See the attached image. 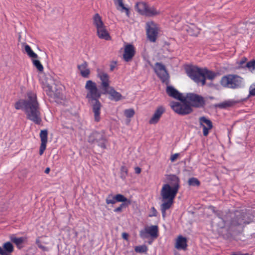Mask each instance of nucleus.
<instances>
[{
	"instance_id": "obj_4",
	"label": "nucleus",
	"mask_w": 255,
	"mask_h": 255,
	"mask_svg": "<svg viewBox=\"0 0 255 255\" xmlns=\"http://www.w3.org/2000/svg\"><path fill=\"white\" fill-rule=\"evenodd\" d=\"M46 94L52 102L58 103L63 99V94L60 87L55 83L52 78L48 79L44 85Z\"/></svg>"
},
{
	"instance_id": "obj_19",
	"label": "nucleus",
	"mask_w": 255,
	"mask_h": 255,
	"mask_svg": "<svg viewBox=\"0 0 255 255\" xmlns=\"http://www.w3.org/2000/svg\"><path fill=\"white\" fill-rule=\"evenodd\" d=\"M165 109L163 106H159L157 107L152 117L149 120V123L150 124H157L159 122L162 115L165 112Z\"/></svg>"
},
{
	"instance_id": "obj_51",
	"label": "nucleus",
	"mask_w": 255,
	"mask_h": 255,
	"mask_svg": "<svg viewBox=\"0 0 255 255\" xmlns=\"http://www.w3.org/2000/svg\"><path fill=\"white\" fill-rule=\"evenodd\" d=\"M122 237L124 239L128 240V234L127 233H123L122 234Z\"/></svg>"
},
{
	"instance_id": "obj_6",
	"label": "nucleus",
	"mask_w": 255,
	"mask_h": 255,
	"mask_svg": "<svg viewBox=\"0 0 255 255\" xmlns=\"http://www.w3.org/2000/svg\"><path fill=\"white\" fill-rule=\"evenodd\" d=\"M178 190L176 187H171L169 184H164L160 192L162 201L164 202L163 203L173 205L174 199Z\"/></svg>"
},
{
	"instance_id": "obj_2",
	"label": "nucleus",
	"mask_w": 255,
	"mask_h": 255,
	"mask_svg": "<svg viewBox=\"0 0 255 255\" xmlns=\"http://www.w3.org/2000/svg\"><path fill=\"white\" fill-rule=\"evenodd\" d=\"M85 88L87 91L86 98L92 107L94 120L96 122H99L101 120L100 110L102 104L99 99L101 98L102 95L109 94L110 95L109 99L116 102L119 101L124 98L121 94L116 91L113 87H111L104 92H102L98 89L96 83L92 80L87 81Z\"/></svg>"
},
{
	"instance_id": "obj_32",
	"label": "nucleus",
	"mask_w": 255,
	"mask_h": 255,
	"mask_svg": "<svg viewBox=\"0 0 255 255\" xmlns=\"http://www.w3.org/2000/svg\"><path fill=\"white\" fill-rule=\"evenodd\" d=\"M202 73L203 74V75H202V76L204 77V76L206 78L210 80H213V79L215 78V77L216 76L215 73L211 71L208 70L206 68L203 69Z\"/></svg>"
},
{
	"instance_id": "obj_18",
	"label": "nucleus",
	"mask_w": 255,
	"mask_h": 255,
	"mask_svg": "<svg viewBox=\"0 0 255 255\" xmlns=\"http://www.w3.org/2000/svg\"><path fill=\"white\" fill-rule=\"evenodd\" d=\"M166 93L168 96L179 101L185 100L184 97L182 94L177 91L175 88L171 86H168L166 88Z\"/></svg>"
},
{
	"instance_id": "obj_28",
	"label": "nucleus",
	"mask_w": 255,
	"mask_h": 255,
	"mask_svg": "<svg viewBox=\"0 0 255 255\" xmlns=\"http://www.w3.org/2000/svg\"><path fill=\"white\" fill-rule=\"evenodd\" d=\"M3 254L6 253H12L14 251V247L10 242H7L2 246Z\"/></svg>"
},
{
	"instance_id": "obj_21",
	"label": "nucleus",
	"mask_w": 255,
	"mask_h": 255,
	"mask_svg": "<svg viewBox=\"0 0 255 255\" xmlns=\"http://www.w3.org/2000/svg\"><path fill=\"white\" fill-rule=\"evenodd\" d=\"M167 179L169 182V185L173 187H176L179 190L180 188V179L175 175L171 174L168 175Z\"/></svg>"
},
{
	"instance_id": "obj_20",
	"label": "nucleus",
	"mask_w": 255,
	"mask_h": 255,
	"mask_svg": "<svg viewBox=\"0 0 255 255\" xmlns=\"http://www.w3.org/2000/svg\"><path fill=\"white\" fill-rule=\"evenodd\" d=\"M97 32L98 37L101 39L106 40L111 39V36L107 30L105 25L97 28Z\"/></svg>"
},
{
	"instance_id": "obj_1",
	"label": "nucleus",
	"mask_w": 255,
	"mask_h": 255,
	"mask_svg": "<svg viewBox=\"0 0 255 255\" xmlns=\"http://www.w3.org/2000/svg\"><path fill=\"white\" fill-rule=\"evenodd\" d=\"M216 215L218 227L221 229L227 227L229 233L235 235L242 233L245 227L253 222L251 215L243 210L219 211L216 213Z\"/></svg>"
},
{
	"instance_id": "obj_16",
	"label": "nucleus",
	"mask_w": 255,
	"mask_h": 255,
	"mask_svg": "<svg viewBox=\"0 0 255 255\" xmlns=\"http://www.w3.org/2000/svg\"><path fill=\"white\" fill-rule=\"evenodd\" d=\"M199 121L200 127L203 128V135L207 136L209 134V130L213 128L212 122L204 116L200 117Z\"/></svg>"
},
{
	"instance_id": "obj_46",
	"label": "nucleus",
	"mask_w": 255,
	"mask_h": 255,
	"mask_svg": "<svg viewBox=\"0 0 255 255\" xmlns=\"http://www.w3.org/2000/svg\"><path fill=\"white\" fill-rule=\"evenodd\" d=\"M206 78L204 76H201V78H199V81H195L197 83H201L202 86H204L206 84Z\"/></svg>"
},
{
	"instance_id": "obj_5",
	"label": "nucleus",
	"mask_w": 255,
	"mask_h": 255,
	"mask_svg": "<svg viewBox=\"0 0 255 255\" xmlns=\"http://www.w3.org/2000/svg\"><path fill=\"white\" fill-rule=\"evenodd\" d=\"M88 142L92 145L97 144L102 149L107 148L108 139L103 130L94 131L88 137Z\"/></svg>"
},
{
	"instance_id": "obj_44",
	"label": "nucleus",
	"mask_w": 255,
	"mask_h": 255,
	"mask_svg": "<svg viewBox=\"0 0 255 255\" xmlns=\"http://www.w3.org/2000/svg\"><path fill=\"white\" fill-rule=\"evenodd\" d=\"M170 43L165 41L162 46V49L167 50L168 52H170L171 51H172V50L170 49Z\"/></svg>"
},
{
	"instance_id": "obj_56",
	"label": "nucleus",
	"mask_w": 255,
	"mask_h": 255,
	"mask_svg": "<svg viewBox=\"0 0 255 255\" xmlns=\"http://www.w3.org/2000/svg\"><path fill=\"white\" fill-rule=\"evenodd\" d=\"M50 171V169L49 167H47L45 170V173H46V174H48L49 173Z\"/></svg>"
},
{
	"instance_id": "obj_47",
	"label": "nucleus",
	"mask_w": 255,
	"mask_h": 255,
	"mask_svg": "<svg viewBox=\"0 0 255 255\" xmlns=\"http://www.w3.org/2000/svg\"><path fill=\"white\" fill-rule=\"evenodd\" d=\"M247 61V58L244 57V58H243L240 62L239 63V65L240 66V67H242L243 68H247L246 67V64L247 63H246V61Z\"/></svg>"
},
{
	"instance_id": "obj_48",
	"label": "nucleus",
	"mask_w": 255,
	"mask_h": 255,
	"mask_svg": "<svg viewBox=\"0 0 255 255\" xmlns=\"http://www.w3.org/2000/svg\"><path fill=\"white\" fill-rule=\"evenodd\" d=\"M251 88L252 87H251L250 88V92L248 98H249L250 96H255V88L253 89H251Z\"/></svg>"
},
{
	"instance_id": "obj_38",
	"label": "nucleus",
	"mask_w": 255,
	"mask_h": 255,
	"mask_svg": "<svg viewBox=\"0 0 255 255\" xmlns=\"http://www.w3.org/2000/svg\"><path fill=\"white\" fill-rule=\"evenodd\" d=\"M117 201L115 200V196H113L112 194L109 195L106 199L107 204H114Z\"/></svg>"
},
{
	"instance_id": "obj_26",
	"label": "nucleus",
	"mask_w": 255,
	"mask_h": 255,
	"mask_svg": "<svg viewBox=\"0 0 255 255\" xmlns=\"http://www.w3.org/2000/svg\"><path fill=\"white\" fill-rule=\"evenodd\" d=\"M200 29L198 28L194 24H191L188 27L187 31L188 34L191 36H197L200 33Z\"/></svg>"
},
{
	"instance_id": "obj_22",
	"label": "nucleus",
	"mask_w": 255,
	"mask_h": 255,
	"mask_svg": "<svg viewBox=\"0 0 255 255\" xmlns=\"http://www.w3.org/2000/svg\"><path fill=\"white\" fill-rule=\"evenodd\" d=\"M87 67L88 63L86 61H84L82 64L78 66V68L80 71L81 75L84 78H88L90 73V71L87 68Z\"/></svg>"
},
{
	"instance_id": "obj_53",
	"label": "nucleus",
	"mask_w": 255,
	"mask_h": 255,
	"mask_svg": "<svg viewBox=\"0 0 255 255\" xmlns=\"http://www.w3.org/2000/svg\"><path fill=\"white\" fill-rule=\"evenodd\" d=\"M134 170H135V172L136 174H139L141 172V169H140V168H139L138 167H135L134 169Z\"/></svg>"
},
{
	"instance_id": "obj_52",
	"label": "nucleus",
	"mask_w": 255,
	"mask_h": 255,
	"mask_svg": "<svg viewBox=\"0 0 255 255\" xmlns=\"http://www.w3.org/2000/svg\"><path fill=\"white\" fill-rule=\"evenodd\" d=\"M40 249H41L43 251H48V248L43 246L42 245L39 246V247H38Z\"/></svg>"
},
{
	"instance_id": "obj_11",
	"label": "nucleus",
	"mask_w": 255,
	"mask_h": 255,
	"mask_svg": "<svg viewBox=\"0 0 255 255\" xmlns=\"http://www.w3.org/2000/svg\"><path fill=\"white\" fill-rule=\"evenodd\" d=\"M146 31L148 39L150 42H155L158 33V29L155 23L153 21L147 22Z\"/></svg>"
},
{
	"instance_id": "obj_45",
	"label": "nucleus",
	"mask_w": 255,
	"mask_h": 255,
	"mask_svg": "<svg viewBox=\"0 0 255 255\" xmlns=\"http://www.w3.org/2000/svg\"><path fill=\"white\" fill-rule=\"evenodd\" d=\"M157 216V212L156 209L152 207L150 209V214H149L148 216L150 217H156Z\"/></svg>"
},
{
	"instance_id": "obj_3",
	"label": "nucleus",
	"mask_w": 255,
	"mask_h": 255,
	"mask_svg": "<svg viewBox=\"0 0 255 255\" xmlns=\"http://www.w3.org/2000/svg\"><path fill=\"white\" fill-rule=\"evenodd\" d=\"M16 110L24 111L27 119L35 124L39 125L42 122L40 105L38 102L36 94L28 92L25 99H20L14 104Z\"/></svg>"
},
{
	"instance_id": "obj_43",
	"label": "nucleus",
	"mask_w": 255,
	"mask_h": 255,
	"mask_svg": "<svg viewBox=\"0 0 255 255\" xmlns=\"http://www.w3.org/2000/svg\"><path fill=\"white\" fill-rule=\"evenodd\" d=\"M46 144H47V142H41L40 149H39V154L40 155H41L43 153L44 150H45L46 147Z\"/></svg>"
},
{
	"instance_id": "obj_58",
	"label": "nucleus",
	"mask_w": 255,
	"mask_h": 255,
	"mask_svg": "<svg viewBox=\"0 0 255 255\" xmlns=\"http://www.w3.org/2000/svg\"><path fill=\"white\" fill-rule=\"evenodd\" d=\"M10 254L11 253L3 254H2V255H11Z\"/></svg>"
},
{
	"instance_id": "obj_50",
	"label": "nucleus",
	"mask_w": 255,
	"mask_h": 255,
	"mask_svg": "<svg viewBox=\"0 0 255 255\" xmlns=\"http://www.w3.org/2000/svg\"><path fill=\"white\" fill-rule=\"evenodd\" d=\"M117 64L116 61H113L112 63L110 65V70L113 71L116 67V65Z\"/></svg>"
},
{
	"instance_id": "obj_29",
	"label": "nucleus",
	"mask_w": 255,
	"mask_h": 255,
	"mask_svg": "<svg viewBox=\"0 0 255 255\" xmlns=\"http://www.w3.org/2000/svg\"><path fill=\"white\" fill-rule=\"evenodd\" d=\"M115 1V3L116 4L117 3H118L119 6L121 7V9H119L118 8V9H119L122 12H124L125 10L126 13V15L128 17H129V8L126 7L123 3V0H114Z\"/></svg>"
},
{
	"instance_id": "obj_27",
	"label": "nucleus",
	"mask_w": 255,
	"mask_h": 255,
	"mask_svg": "<svg viewBox=\"0 0 255 255\" xmlns=\"http://www.w3.org/2000/svg\"><path fill=\"white\" fill-rule=\"evenodd\" d=\"M10 240L11 242L15 244L17 248L19 249H21L22 248V246H21V245L24 242V237H20V238H16L14 236V235H12L10 236Z\"/></svg>"
},
{
	"instance_id": "obj_15",
	"label": "nucleus",
	"mask_w": 255,
	"mask_h": 255,
	"mask_svg": "<svg viewBox=\"0 0 255 255\" xmlns=\"http://www.w3.org/2000/svg\"><path fill=\"white\" fill-rule=\"evenodd\" d=\"M97 76L101 81L100 86L101 91L104 92L111 87V86H110L109 76L108 74L102 71L98 72Z\"/></svg>"
},
{
	"instance_id": "obj_14",
	"label": "nucleus",
	"mask_w": 255,
	"mask_h": 255,
	"mask_svg": "<svg viewBox=\"0 0 255 255\" xmlns=\"http://www.w3.org/2000/svg\"><path fill=\"white\" fill-rule=\"evenodd\" d=\"M158 228L156 225H151L140 231L139 236L142 239L147 238L148 235L153 238L158 237Z\"/></svg>"
},
{
	"instance_id": "obj_25",
	"label": "nucleus",
	"mask_w": 255,
	"mask_h": 255,
	"mask_svg": "<svg viewBox=\"0 0 255 255\" xmlns=\"http://www.w3.org/2000/svg\"><path fill=\"white\" fill-rule=\"evenodd\" d=\"M147 4L145 2H138L136 3L135 8L139 14L144 15Z\"/></svg>"
},
{
	"instance_id": "obj_35",
	"label": "nucleus",
	"mask_w": 255,
	"mask_h": 255,
	"mask_svg": "<svg viewBox=\"0 0 255 255\" xmlns=\"http://www.w3.org/2000/svg\"><path fill=\"white\" fill-rule=\"evenodd\" d=\"M188 183L190 186H199L200 185V181L196 178L192 177L189 178Z\"/></svg>"
},
{
	"instance_id": "obj_7",
	"label": "nucleus",
	"mask_w": 255,
	"mask_h": 255,
	"mask_svg": "<svg viewBox=\"0 0 255 255\" xmlns=\"http://www.w3.org/2000/svg\"><path fill=\"white\" fill-rule=\"evenodd\" d=\"M242 78L237 75L229 74L223 76L220 81L222 86L232 89L240 87L242 84Z\"/></svg>"
},
{
	"instance_id": "obj_55",
	"label": "nucleus",
	"mask_w": 255,
	"mask_h": 255,
	"mask_svg": "<svg viewBox=\"0 0 255 255\" xmlns=\"http://www.w3.org/2000/svg\"><path fill=\"white\" fill-rule=\"evenodd\" d=\"M231 255H252L251 254H249V253H246V254H241V253H239V254H232Z\"/></svg>"
},
{
	"instance_id": "obj_13",
	"label": "nucleus",
	"mask_w": 255,
	"mask_h": 255,
	"mask_svg": "<svg viewBox=\"0 0 255 255\" xmlns=\"http://www.w3.org/2000/svg\"><path fill=\"white\" fill-rule=\"evenodd\" d=\"M24 49L28 56L31 58L33 65L37 69L39 72L43 71V67L39 60L36 59L38 55L33 52L31 47L28 45H25Z\"/></svg>"
},
{
	"instance_id": "obj_9",
	"label": "nucleus",
	"mask_w": 255,
	"mask_h": 255,
	"mask_svg": "<svg viewBox=\"0 0 255 255\" xmlns=\"http://www.w3.org/2000/svg\"><path fill=\"white\" fill-rule=\"evenodd\" d=\"M184 101H187L188 104L191 105V107L196 108H203L205 106L206 102L203 97L201 95L189 93H187L186 97H184Z\"/></svg>"
},
{
	"instance_id": "obj_31",
	"label": "nucleus",
	"mask_w": 255,
	"mask_h": 255,
	"mask_svg": "<svg viewBox=\"0 0 255 255\" xmlns=\"http://www.w3.org/2000/svg\"><path fill=\"white\" fill-rule=\"evenodd\" d=\"M115 198L117 202H122V204H127V205H130L131 204L130 200L127 199L122 194H117L115 196Z\"/></svg>"
},
{
	"instance_id": "obj_34",
	"label": "nucleus",
	"mask_w": 255,
	"mask_h": 255,
	"mask_svg": "<svg viewBox=\"0 0 255 255\" xmlns=\"http://www.w3.org/2000/svg\"><path fill=\"white\" fill-rule=\"evenodd\" d=\"M41 142H47L48 131L47 129L41 130L40 133Z\"/></svg>"
},
{
	"instance_id": "obj_24",
	"label": "nucleus",
	"mask_w": 255,
	"mask_h": 255,
	"mask_svg": "<svg viewBox=\"0 0 255 255\" xmlns=\"http://www.w3.org/2000/svg\"><path fill=\"white\" fill-rule=\"evenodd\" d=\"M160 13V11L157 10L154 6H149L147 4L144 15L151 17L159 15Z\"/></svg>"
},
{
	"instance_id": "obj_59",
	"label": "nucleus",
	"mask_w": 255,
	"mask_h": 255,
	"mask_svg": "<svg viewBox=\"0 0 255 255\" xmlns=\"http://www.w3.org/2000/svg\"><path fill=\"white\" fill-rule=\"evenodd\" d=\"M20 35L19 36V39H20Z\"/></svg>"
},
{
	"instance_id": "obj_30",
	"label": "nucleus",
	"mask_w": 255,
	"mask_h": 255,
	"mask_svg": "<svg viewBox=\"0 0 255 255\" xmlns=\"http://www.w3.org/2000/svg\"><path fill=\"white\" fill-rule=\"evenodd\" d=\"M93 24L96 27V28L104 25L102 20V17L99 14L96 13L93 16Z\"/></svg>"
},
{
	"instance_id": "obj_37",
	"label": "nucleus",
	"mask_w": 255,
	"mask_h": 255,
	"mask_svg": "<svg viewBox=\"0 0 255 255\" xmlns=\"http://www.w3.org/2000/svg\"><path fill=\"white\" fill-rule=\"evenodd\" d=\"M246 67L248 68L249 71L253 72L255 70V60H253L247 63Z\"/></svg>"
},
{
	"instance_id": "obj_23",
	"label": "nucleus",
	"mask_w": 255,
	"mask_h": 255,
	"mask_svg": "<svg viewBox=\"0 0 255 255\" xmlns=\"http://www.w3.org/2000/svg\"><path fill=\"white\" fill-rule=\"evenodd\" d=\"M187 247L186 238L179 236L177 240L175 247L177 249H186Z\"/></svg>"
},
{
	"instance_id": "obj_42",
	"label": "nucleus",
	"mask_w": 255,
	"mask_h": 255,
	"mask_svg": "<svg viewBox=\"0 0 255 255\" xmlns=\"http://www.w3.org/2000/svg\"><path fill=\"white\" fill-rule=\"evenodd\" d=\"M128 205H127V204H121L119 207L115 208L114 211L116 213H121L122 212L123 208H126Z\"/></svg>"
},
{
	"instance_id": "obj_8",
	"label": "nucleus",
	"mask_w": 255,
	"mask_h": 255,
	"mask_svg": "<svg viewBox=\"0 0 255 255\" xmlns=\"http://www.w3.org/2000/svg\"><path fill=\"white\" fill-rule=\"evenodd\" d=\"M180 101L181 103L172 101L170 103V107L175 113L180 115H187L193 112L191 105L188 104L187 101Z\"/></svg>"
},
{
	"instance_id": "obj_17",
	"label": "nucleus",
	"mask_w": 255,
	"mask_h": 255,
	"mask_svg": "<svg viewBox=\"0 0 255 255\" xmlns=\"http://www.w3.org/2000/svg\"><path fill=\"white\" fill-rule=\"evenodd\" d=\"M135 54V48L133 45L128 44L125 46L123 58L126 62L130 61Z\"/></svg>"
},
{
	"instance_id": "obj_12",
	"label": "nucleus",
	"mask_w": 255,
	"mask_h": 255,
	"mask_svg": "<svg viewBox=\"0 0 255 255\" xmlns=\"http://www.w3.org/2000/svg\"><path fill=\"white\" fill-rule=\"evenodd\" d=\"M202 69L192 65H187L185 67L186 73L194 82L198 81L199 78L203 75Z\"/></svg>"
},
{
	"instance_id": "obj_33",
	"label": "nucleus",
	"mask_w": 255,
	"mask_h": 255,
	"mask_svg": "<svg viewBox=\"0 0 255 255\" xmlns=\"http://www.w3.org/2000/svg\"><path fill=\"white\" fill-rule=\"evenodd\" d=\"M172 205L169 204L168 203H163L161 206V211L162 213V216L163 218L166 216V211L170 209Z\"/></svg>"
},
{
	"instance_id": "obj_49",
	"label": "nucleus",
	"mask_w": 255,
	"mask_h": 255,
	"mask_svg": "<svg viewBox=\"0 0 255 255\" xmlns=\"http://www.w3.org/2000/svg\"><path fill=\"white\" fill-rule=\"evenodd\" d=\"M179 156V153H175L171 156L170 159L172 162H174Z\"/></svg>"
},
{
	"instance_id": "obj_40",
	"label": "nucleus",
	"mask_w": 255,
	"mask_h": 255,
	"mask_svg": "<svg viewBox=\"0 0 255 255\" xmlns=\"http://www.w3.org/2000/svg\"><path fill=\"white\" fill-rule=\"evenodd\" d=\"M124 114L126 117L130 118L134 116L135 112L133 109H129L126 110Z\"/></svg>"
},
{
	"instance_id": "obj_36",
	"label": "nucleus",
	"mask_w": 255,
	"mask_h": 255,
	"mask_svg": "<svg viewBox=\"0 0 255 255\" xmlns=\"http://www.w3.org/2000/svg\"><path fill=\"white\" fill-rule=\"evenodd\" d=\"M134 250L136 253H144L147 252V247L145 245L136 246Z\"/></svg>"
},
{
	"instance_id": "obj_10",
	"label": "nucleus",
	"mask_w": 255,
	"mask_h": 255,
	"mask_svg": "<svg viewBox=\"0 0 255 255\" xmlns=\"http://www.w3.org/2000/svg\"><path fill=\"white\" fill-rule=\"evenodd\" d=\"M154 71L161 81L162 83L168 85L169 75L164 64L160 62L155 64Z\"/></svg>"
},
{
	"instance_id": "obj_57",
	"label": "nucleus",
	"mask_w": 255,
	"mask_h": 255,
	"mask_svg": "<svg viewBox=\"0 0 255 255\" xmlns=\"http://www.w3.org/2000/svg\"><path fill=\"white\" fill-rule=\"evenodd\" d=\"M3 254V249L1 247H0V255H2Z\"/></svg>"
},
{
	"instance_id": "obj_54",
	"label": "nucleus",
	"mask_w": 255,
	"mask_h": 255,
	"mask_svg": "<svg viewBox=\"0 0 255 255\" xmlns=\"http://www.w3.org/2000/svg\"><path fill=\"white\" fill-rule=\"evenodd\" d=\"M35 243H36V244L37 245V246L38 247H39V246L42 245L40 241L39 240V238L36 239V241H35Z\"/></svg>"
},
{
	"instance_id": "obj_41",
	"label": "nucleus",
	"mask_w": 255,
	"mask_h": 255,
	"mask_svg": "<svg viewBox=\"0 0 255 255\" xmlns=\"http://www.w3.org/2000/svg\"><path fill=\"white\" fill-rule=\"evenodd\" d=\"M128 170L126 166H122L121 168V177L124 179L128 175Z\"/></svg>"
},
{
	"instance_id": "obj_39",
	"label": "nucleus",
	"mask_w": 255,
	"mask_h": 255,
	"mask_svg": "<svg viewBox=\"0 0 255 255\" xmlns=\"http://www.w3.org/2000/svg\"><path fill=\"white\" fill-rule=\"evenodd\" d=\"M233 103H234V102H230V101L226 102L219 104L217 106V107H218L220 108H222V109L226 108L227 107L232 106L233 105Z\"/></svg>"
}]
</instances>
